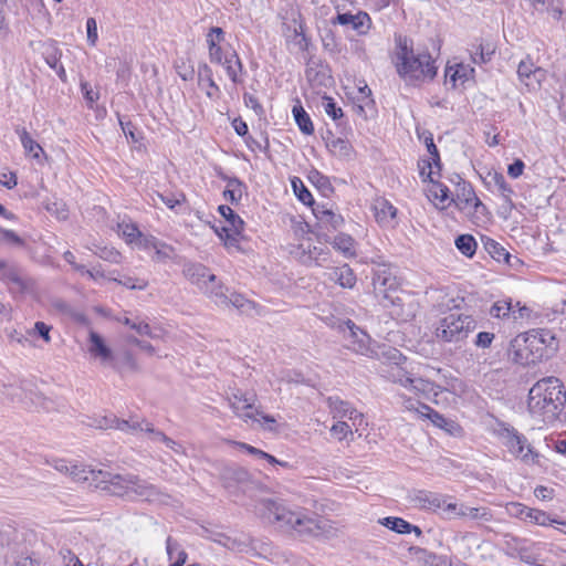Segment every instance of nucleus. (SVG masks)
<instances>
[{
	"mask_svg": "<svg viewBox=\"0 0 566 566\" xmlns=\"http://www.w3.org/2000/svg\"><path fill=\"white\" fill-rule=\"evenodd\" d=\"M258 512L268 523L304 536H318L328 527L327 520L300 507L293 509L283 500H262Z\"/></svg>",
	"mask_w": 566,
	"mask_h": 566,
	"instance_id": "nucleus-1",
	"label": "nucleus"
},
{
	"mask_svg": "<svg viewBox=\"0 0 566 566\" xmlns=\"http://www.w3.org/2000/svg\"><path fill=\"white\" fill-rule=\"evenodd\" d=\"M86 485L108 495L128 500H151L157 491L154 485L133 473H114L104 469L84 471Z\"/></svg>",
	"mask_w": 566,
	"mask_h": 566,
	"instance_id": "nucleus-2",
	"label": "nucleus"
},
{
	"mask_svg": "<svg viewBox=\"0 0 566 566\" xmlns=\"http://www.w3.org/2000/svg\"><path fill=\"white\" fill-rule=\"evenodd\" d=\"M566 402V391L556 377L539 379L530 389L527 408L530 413L543 422L554 421Z\"/></svg>",
	"mask_w": 566,
	"mask_h": 566,
	"instance_id": "nucleus-3",
	"label": "nucleus"
},
{
	"mask_svg": "<svg viewBox=\"0 0 566 566\" xmlns=\"http://www.w3.org/2000/svg\"><path fill=\"white\" fill-rule=\"evenodd\" d=\"M395 65L399 76L408 84L431 81L437 75L436 62L427 51L415 52L407 38L399 36L395 51Z\"/></svg>",
	"mask_w": 566,
	"mask_h": 566,
	"instance_id": "nucleus-4",
	"label": "nucleus"
},
{
	"mask_svg": "<svg viewBox=\"0 0 566 566\" xmlns=\"http://www.w3.org/2000/svg\"><path fill=\"white\" fill-rule=\"evenodd\" d=\"M400 283L391 266L381 264L373 272V287L376 297L385 308H392L391 315L400 316L402 300L397 295Z\"/></svg>",
	"mask_w": 566,
	"mask_h": 566,
	"instance_id": "nucleus-5",
	"label": "nucleus"
},
{
	"mask_svg": "<svg viewBox=\"0 0 566 566\" xmlns=\"http://www.w3.org/2000/svg\"><path fill=\"white\" fill-rule=\"evenodd\" d=\"M476 328L473 316L451 312L441 317L436 325L434 336L439 342L459 343Z\"/></svg>",
	"mask_w": 566,
	"mask_h": 566,
	"instance_id": "nucleus-6",
	"label": "nucleus"
},
{
	"mask_svg": "<svg viewBox=\"0 0 566 566\" xmlns=\"http://www.w3.org/2000/svg\"><path fill=\"white\" fill-rule=\"evenodd\" d=\"M514 360L521 365H531L546 359L543 347L534 331L517 335L511 342Z\"/></svg>",
	"mask_w": 566,
	"mask_h": 566,
	"instance_id": "nucleus-7",
	"label": "nucleus"
},
{
	"mask_svg": "<svg viewBox=\"0 0 566 566\" xmlns=\"http://www.w3.org/2000/svg\"><path fill=\"white\" fill-rule=\"evenodd\" d=\"M381 355L386 359V364L381 368V375L392 382L400 384L402 387L408 388L411 377L401 366V363L406 360V357L402 356L400 350L392 347L384 350Z\"/></svg>",
	"mask_w": 566,
	"mask_h": 566,
	"instance_id": "nucleus-8",
	"label": "nucleus"
},
{
	"mask_svg": "<svg viewBox=\"0 0 566 566\" xmlns=\"http://www.w3.org/2000/svg\"><path fill=\"white\" fill-rule=\"evenodd\" d=\"M504 444L510 452L520 458L525 463H535L538 454L534 452L525 436L521 434L516 429L505 427L501 431Z\"/></svg>",
	"mask_w": 566,
	"mask_h": 566,
	"instance_id": "nucleus-9",
	"label": "nucleus"
},
{
	"mask_svg": "<svg viewBox=\"0 0 566 566\" xmlns=\"http://www.w3.org/2000/svg\"><path fill=\"white\" fill-rule=\"evenodd\" d=\"M290 253L301 263L308 266H324L331 260V253L327 248L313 245L310 241L293 247Z\"/></svg>",
	"mask_w": 566,
	"mask_h": 566,
	"instance_id": "nucleus-10",
	"label": "nucleus"
},
{
	"mask_svg": "<svg viewBox=\"0 0 566 566\" xmlns=\"http://www.w3.org/2000/svg\"><path fill=\"white\" fill-rule=\"evenodd\" d=\"M228 402L234 415L243 421L248 422L250 419L255 418V412L259 409L255 405V394L235 389L228 396Z\"/></svg>",
	"mask_w": 566,
	"mask_h": 566,
	"instance_id": "nucleus-11",
	"label": "nucleus"
},
{
	"mask_svg": "<svg viewBox=\"0 0 566 566\" xmlns=\"http://www.w3.org/2000/svg\"><path fill=\"white\" fill-rule=\"evenodd\" d=\"M345 324L348 329L345 336L346 346L356 354L373 357L376 353L371 346L370 336L349 319Z\"/></svg>",
	"mask_w": 566,
	"mask_h": 566,
	"instance_id": "nucleus-12",
	"label": "nucleus"
},
{
	"mask_svg": "<svg viewBox=\"0 0 566 566\" xmlns=\"http://www.w3.org/2000/svg\"><path fill=\"white\" fill-rule=\"evenodd\" d=\"M517 75L521 83H523L530 91L538 90L542 83L546 80V71L536 66L528 56L518 63Z\"/></svg>",
	"mask_w": 566,
	"mask_h": 566,
	"instance_id": "nucleus-13",
	"label": "nucleus"
},
{
	"mask_svg": "<svg viewBox=\"0 0 566 566\" xmlns=\"http://www.w3.org/2000/svg\"><path fill=\"white\" fill-rule=\"evenodd\" d=\"M328 409L334 419L342 420L347 418L353 422V427L361 426L363 413L358 412L349 402L342 400L338 396H331L326 399Z\"/></svg>",
	"mask_w": 566,
	"mask_h": 566,
	"instance_id": "nucleus-14",
	"label": "nucleus"
},
{
	"mask_svg": "<svg viewBox=\"0 0 566 566\" xmlns=\"http://www.w3.org/2000/svg\"><path fill=\"white\" fill-rule=\"evenodd\" d=\"M444 516L447 518L462 517L473 521L492 520V513L486 507H471L465 504H458L457 502H449L444 507Z\"/></svg>",
	"mask_w": 566,
	"mask_h": 566,
	"instance_id": "nucleus-15",
	"label": "nucleus"
},
{
	"mask_svg": "<svg viewBox=\"0 0 566 566\" xmlns=\"http://www.w3.org/2000/svg\"><path fill=\"white\" fill-rule=\"evenodd\" d=\"M449 500L451 496L426 490L416 491L411 496V502L416 507L433 512L441 510L443 514Z\"/></svg>",
	"mask_w": 566,
	"mask_h": 566,
	"instance_id": "nucleus-16",
	"label": "nucleus"
},
{
	"mask_svg": "<svg viewBox=\"0 0 566 566\" xmlns=\"http://www.w3.org/2000/svg\"><path fill=\"white\" fill-rule=\"evenodd\" d=\"M483 182L485 185V187L491 191V192H496L499 193L504 203L510 208L512 209L514 207L513 205V200H512V197L514 195V190L512 189V187L506 182L503 174L499 172V171H489L485 177L483 178Z\"/></svg>",
	"mask_w": 566,
	"mask_h": 566,
	"instance_id": "nucleus-17",
	"label": "nucleus"
},
{
	"mask_svg": "<svg viewBox=\"0 0 566 566\" xmlns=\"http://www.w3.org/2000/svg\"><path fill=\"white\" fill-rule=\"evenodd\" d=\"M182 273L187 280L196 284L200 290L202 285L214 283L216 275L209 272V269L200 263H186Z\"/></svg>",
	"mask_w": 566,
	"mask_h": 566,
	"instance_id": "nucleus-18",
	"label": "nucleus"
},
{
	"mask_svg": "<svg viewBox=\"0 0 566 566\" xmlns=\"http://www.w3.org/2000/svg\"><path fill=\"white\" fill-rule=\"evenodd\" d=\"M408 388L434 403L440 402L439 396L442 394V385L440 384L418 377L411 378Z\"/></svg>",
	"mask_w": 566,
	"mask_h": 566,
	"instance_id": "nucleus-19",
	"label": "nucleus"
},
{
	"mask_svg": "<svg viewBox=\"0 0 566 566\" xmlns=\"http://www.w3.org/2000/svg\"><path fill=\"white\" fill-rule=\"evenodd\" d=\"M336 22L342 25H350V28L357 31L358 34H366L371 27V19L366 12L352 13H338Z\"/></svg>",
	"mask_w": 566,
	"mask_h": 566,
	"instance_id": "nucleus-20",
	"label": "nucleus"
},
{
	"mask_svg": "<svg viewBox=\"0 0 566 566\" xmlns=\"http://www.w3.org/2000/svg\"><path fill=\"white\" fill-rule=\"evenodd\" d=\"M312 211L319 224L323 227L337 230L344 224L343 216L335 212L326 205H315L312 208Z\"/></svg>",
	"mask_w": 566,
	"mask_h": 566,
	"instance_id": "nucleus-21",
	"label": "nucleus"
},
{
	"mask_svg": "<svg viewBox=\"0 0 566 566\" xmlns=\"http://www.w3.org/2000/svg\"><path fill=\"white\" fill-rule=\"evenodd\" d=\"M224 40V31L220 27H212L207 34L209 59L211 63H221L226 56L220 43Z\"/></svg>",
	"mask_w": 566,
	"mask_h": 566,
	"instance_id": "nucleus-22",
	"label": "nucleus"
},
{
	"mask_svg": "<svg viewBox=\"0 0 566 566\" xmlns=\"http://www.w3.org/2000/svg\"><path fill=\"white\" fill-rule=\"evenodd\" d=\"M54 469L70 475L73 481L84 484H86L84 478L87 475L84 471H92L91 467L73 463L63 459L54 461Z\"/></svg>",
	"mask_w": 566,
	"mask_h": 566,
	"instance_id": "nucleus-23",
	"label": "nucleus"
},
{
	"mask_svg": "<svg viewBox=\"0 0 566 566\" xmlns=\"http://www.w3.org/2000/svg\"><path fill=\"white\" fill-rule=\"evenodd\" d=\"M219 64L224 66L227 75L232 83L240 84L243 82L242 75L245 74V71L235 51H232L230 54H226L222 62Z\"/></svg>",
	"mask_w": 566,
	"mask_h": 566,
	"instance_id": "nucleus-24",
	"label": "nucleus"
},
{
	"mask_svg": "<svg viewBox=\"0 0 566 566\" xmlns=\"http://www.w3.org/2000/svg\"><path fill=\"white\" fill-rule=\"evenodd\" d=\"M375 218L380 226L392 227L396 223L397 208L386 199H378L374 205Z\"/></svg>",
	"mask_w": 566,
	"mask_h": 566,
	"instance_id": "nucleus-25",
	"label": "nucleus"
},
{
	"mask_svg": "<svg viewBox=\"0 0 566 566\" xmlns=\"http://www.w3.org/2000/svg\"><path fill=\"white\" fill-rule=\"evenodd\" d=\"M198 85L203 86L206 83L208 86V90L206 91V95L211 98H219L220 97V87L217 85V83L213 80V73L211 67L207 63H200L198 65Z\"/></svg>",
	"mask_w": 566,
	"mask_h": 566,
	"instance_id": "nucleus-26",
	"label": "nucleus"
},
{
	"mask_svg": "<svg viewBox=\"0 0 566 566\" xmlns=\"http://www.w3.org/2000/svg\"><path fill=\"white\" fill-rule=\"evenodd\" d=\"M219 177L227 182L223 197L231 203H238L245 190V185L237 177H230L226 174H219Z\"/></svg>",
	"mask_w": 566,
	"mask_h": 566,
	"instance_id": "nucleus-27",
	"label": "nucleus"
},
{
	"mask_svg": "<svg viewBox=\"0 0 566 566\" xmlns=\"http://www.w3.org/2000/svg\"><path fill=\"white\" fill-rule=\"evenodd\" d=\"M534 11L546 13L554 20H559L563 15L562 0H526Z\"/></svg>",
	"mask_w": 566,
	"mask_h": 566,
	"instance_id": "nucleus-28",
	"label": "nucleus"
},
{
	"mask_svg": "<svg viewBox=\"0 0 566 566\" xmlns=\"http://www.w3.org/2000/svg\"><path fill=\"white\" fill-rule=\"evenodd\" d=\"M44 60L46 64L56 72L57 76L65 82L66 73L65 69L61 64L62 52L55 46V44L51 43L45 46L43 52Z\"/></svg>",
	"mask_w": 566,
	"mask_h": 566,
	"instance_id": "nucleus-29",
	"label": "nucleus"
},
{
	"mask_svg": "<svg viewBox=\"0 0 566 566\" xmlns=\"http://www.w3.org/2000/svg\"><path fill=\"white\" fill-rule=\"evenodd\" d=\"M459 192L457 198L460 202L465 205H473L475 212H482L486 210L485 205L476 197L472 186L465 181L459 182Z\"/></svg>",
	"mask_w": 566,
	"mask_h": 566,
	"instance_id": "nucleus-30",
	"label": "nucleus"
},
{
	"mask_svg": "<svg viewBox=\"0 0 566 566\" xmlns=\"http://www.w3.org/2000/svg\"><path fill=\"white\" fill-rule=\"evenodd\" d=\"M533 331L537 335V339L543 347L546 359L551 358L558 349V340L555 334L551 329L546 328H538Z\"/></svg>",
	"mask_w": 566,
	"mask_h": 566,
	"instance_id": "nucleus-31",
	"label": "nucleus"
},
{
	"mask_svg": "<svg viewBox=\"0 0 566 566\" xmlns=\"http://www.w3.org/2000/svg\"><path fill=\"white\" fill-rule=\"evenodd\" d=\"M329 151L337 158L343 160H352L355 155V150L348 140L343 138H333L327 143Z\"/></svg>",
	"mask_w": 566,
	"mask_h": 566,
	"instance_id": "nucleus-32",
	"label": "nucleus"
},
{
	"mask_svg": "<svg viewBox=\"0 0 566 566\" xmlns=\"http://www.w3.org/2000/svg\"><path fill=\"white\" fill-rule=\"evenodd\" d=\"M0 277L9 283L14 284L20 291H23L27 287L23 279L20 275L19 269L4 260H0Z\"/></svg>",
	"mask_w": 566,
	"mask_h": 566,
	"instance_id": "nucleus-33",
	"label": "nucleus"
},
{
	"mask_svg": "<svg viewBox=\"0 0 566 566\" xmlns=\"http://www.w3.org/2000/svg\"><path fill=\"white\" fill-rule=\"evenodd\" d=\"M489 314L494 318L507 319L512 317L516 321V311L511 300H500L494 302L489 310Z\"/></svg>",
	"mask_w": 566,
	"mask_h": 566,
	"instance_id": "nucleus-34",
	"label": "nucleus"
},
{
	"mask_svg": "<svg viewBox=\"0 0 566 566\" xmlns=\"http://www.w3.org/2000/svg\"><path fill=\"white\" fill-rule=\"evenodd\" d=\"M201 291L218 306H223L228 302L227 295L229 293V289L221 283H218L217 280L214 283L202 285Z\"/></svg>",
	"mask_w": 566,
	"mask_h": 566,
	"instance_id": "nucleus-35",
	"label": "nucleus"
},
{
	"mask_svg": "<svg viewBox=\"0 0 566 566\" xmlns=\"http://www.w3.org/2000/svg\"><path fill=\"white\" fill-rule=\"evenodd\" d=\"M146 423L149 422L136 416H132L129 419L116 418L115 429L128 434H136L138 432L145 431Z\"/></svg>",
	"mask_w": 566,
	"mask_h": 566,
	"instance_id": "nucleus-36",
	"label": "nucleus"
},
{
	"mask_svg": "<svg viewBox=\"0 0 566 566\" xmlns=\"http://www.w3.org/2000/svg\"><path fill=\"white\" fill-rule=\"evenodd\" d=\"M292 114L300 130L305 135H312L314 133V125L310 115L303 108L300 102L292 108Z\"/></svg>",
	"mask_w": 566,
	"mask_h": 566,
	"instance_id": "nucleus-37",
	"label": "nucleus"
},
{
	"mask_svg": "<svg viewBox=\"0 0 566 566\" xmlns=\"http://www.w3.org/2000/svg\"><path fill=\"white\" fill-rule=\"evenodd\" d=\"M331 244L346 258H350L356 254L355 241L349 234L343 232L336 234L331 241Z\"/></svg>",
	"mask_w": 566,
	"mask_h": 566,
	"instance_id": "nucleus-38",
	"label": "nucleus"
},
{
	"mask_svg": "<svg viewBox=\"0 0 566 566\" xmlns=\"http://www.w3.org/2000/svg\"><path fill=\"white\" fill-rule=\"evenodd\" d=\"M333 279L342 287L346 289H352L356 284V275L347 264L334 269Z\"/></svg>",
	"mask_w": 566,
	"mask_h": 566,
	"instance_id": "nucleus-39",
	"label": "nucleus"
},
{
	"mask_svg": "<svg viewBox=\"0 0 566 566\" xmlns=\"http://www.w3.org/2000/svg\"><path fill=\"white\" fill-rule=\"evenodd\" d=\"M90 342L91 354L101 357L103 360H109L112 358V350L105 345L103 338L96 332H90Z\"/></svg>",
	"mask_w": 566,
	"mask_h": 566,
	"instance_id": "nucleus-40",
	"label": "nucleus"
},
{
	"mask_svg": "<svg viewBox=\"0 0 566 566\" xmlns=\"http://www.w3.org/2000/svg\"><path fill=\"white\" fill-rule=\"evenodd\" d=\"M227 301L228 302L223 305V307L233 306L241 313L247 314L254 310V303L252 301L235 292H229L227 295Z\"/></svg>",
	"mask_w": 566,
	"mask_h": 566,
	"instance_id": "nucleus-41",
	"label": "nucleus"
},
{
	"mask_svg": "<svg viewBox=\"0 0 566 566\" xmlns=\"http://www.w3.org/2000/svg\"><path fill=\"white\" fill-rule=\"evenodd\" d=\"M214 232L223 241L227 249H239V237L242 232H235L227 226L216 227Z\"/></svg>",
	"mask_w": 566,
	"mask_h": 566,
	"instance_id": "nucleus-42",
	"label": "nucleus"
},
{
	"mask_svg": "<svg viewBox=\"0 0 566 566\" xmlns=\"http://www.w3.org/2000/svg\"><path fill=\"white\" fill-rule=\"evenodd\" d=\"M145 432L149 434V438L154 442H163L165 446L175 452H179L181 446L175 440L167 437L163 431L156 430L151 423H146Z\"/></svg>",
	"mask_w": 566,
	"mask_h": 566,
	"instance_id": "nucleus-43",
	"label": "nucleus"
},
{
	"mask_svg": "<svg viewBox=\"0 0 566 566\" xmlns=\"http://www.w3.org/2000/svg\"><path fill=\"white\" fill-rule=\"evenodd\" d=\"M457 249L465 256L472 258L475 254L478 243L473 235L461 234L454 242Z\"/></svg>",
	"mask_w": 566,
	"mask_h": 566,
	"instance_id": "nucleus-44",
	"label": "nucleus"
},
{
	"mask_svg": "<svg viewBox=\"0 0 566 566\" xmlns=\"http://www.w3.org/2000/svg\"><path fill=\"white\" fill-rule=\"evenodd\" d=\"M220 214L229 223L228 227L232 228L235 232H242L244 229V221L238 216L229 206L221 205L218 208Z\"/></svg>",
	"mask_w": 566,
	"mask_h": 566,
	"instance_id": "nucleus-45",
	"label": "nucleus"
},
{
	"mask_svg": "<svg viewBox=\"0 0 566 566\" xmlns=\"http://www.w3.org/2000/svg\"><path fill=\"white\" fill-rule=\"evenodd\" d=\"M424 143H426L428 153L431 156V160L432 161H428L427 163L428 171L426 172V167H423L421 169V171H420V175L421 176H427L428 178L431 179V175L433 174V171H432V164H434L437 167H440V156H439L438 148L434 145L433 138H432L431 135L429 137H426Z\"/></svg>",
	"mask_w": 566,
	"mask_h": 566,
	"instance_id": "nucleus-46",
	"label": "nucleus"
},
{
	"mask_svg": "<svg viewBox=\"0 0 566 566\" xmlns=\"http://www.w3.org/2000/svg\"><path fill=\"white\" fill-rule=\"evenodd\" d=\"M381 525L398 533L409 534L411 533V524L401 517L388 516L379 521Z\"/></svg>",
	"mask_w": 566,
	"mask_h": 566,
	"instance_id": "nucleus-47",
	"label": "nucleus"
},
{
	"mask_svg": "<svg viewBox=\"0 0 566 566\" xmlns=\"http://www.w3.org/2000/svg\"><path fill=\"white\" fill-rule=\"evenodd\" d=\"M291 184H292L294 193L297 197V199L302 203L313 208L315 206L314 198H313L312 193L310 192V190L304 186L303 181L298 177H294L291 180Z\"/></svg>",
	"mask_w": 566,
	"mask_h": 566,
	"instance_id": "nucleus-48",
	"label": "nucleus"
},
{
	"mask_svg": "<svg viewBox=\"0 0 566 566\" xmlns=\"http://www.w3.org/2000/svg\"><path fill=\"white\" fill-rule=\"evenodd\" d=\"M17 132L25 153L31 155L33 158H39L40 153L43 151L42 147L30 136V134L24 128Z\"/></svg>",
	"mask_w": 566,
	"mask_h": 566,
	"instance_id": "nucleus-49",
	"label": "nucleus"
},
{
	"mask_svg": "<svg viewBox=\"0 0 566 566\" xmlns=\"http://www.w3.org/2000/svg\"><path fill=\"white\" fill-rule=\"evenodd\" d=\"M118 233L126 243L135 245L142 232L135 223L122 221L118 223Z\"/></svg>",
	"mask_w": 566,
	"mask_h": 566,
	"instance_id": "nucleus-50",
	"label": "nucleus"
},
{
	"mask_svg": "<svg viewBox=\"0 0 566 566\" xmlns=\"http://www.w3.org/2000/svg\"><path fill=\"white\" fill-rule=\"evenodd\" d=\"M494 53V50L486 46L481 42L478 45H473L471 50V60L474 64H483L491 60V55Z\"/></svg>",
	"mask_w": 566,
	"mask_h": 566,
	"instance_id": "nucleus-51",
	"label": "nucleus"
},
{
	"mask_svg": "<svg viewBox=\"0 0 566 566\" xmlns=\"http://www.w3.org/2000/svg\"><path fill=\"white\" fill-rule=\"evenodd\" d=\"M485 249L489 252V254L497 262L509 261V255H510L509 251L503 245H501L499 242H496L492 239H489L485 242Z\"/></svg>",
	"mask_w": 566,
	"mask_h": 566,
	"instance_id": "nucleus-52",
	"label": "nucleus"
},
{
	"mask_svg": "<svg viewBox=\"0 0 566 566\" xmlns=\"http://www.w3.org/2000/svg\"><path fill=\"white\" fill-rule=\"evenodd\" d=\"M253 422H256L260 424V427L270 432H276L277 431V421L273 416L265 415L260 408L255 412V418L250 419Z\"/></svg>",
	"mask_w": 566,
	"mask_h": 566,
	"instance_id": "nucleus-53",
	"label": "nucleus"
},
{
	"mask_svg": "<svg viewBox=\"0 0 566 566\" xmlns=\"http://www.w3.org/2000/svg\"><path fill=\"white\" fill-rule=\"evenodd\" d=\"M525 516H526V520H524L525 522H530V523L541 525V526H546V525H549L553 523H558L557 520L551 518V516L546 512L538 510V509H532L530 514H527Z\"/></svg>",
	"mask_w": 566,
	"mask_h": 566,
	"instance_id": "nucleus-54",
	"label": "nucleus"
},
{
	"mask_svg": "<svg viewBox=\"0 0 566 566\" xmlns=\"http://www.w3.org/2000/svg\"><path fill=\"white\" fill-rule=\"evenodd\" d=\"M310 182L322 191H331L332 185L329 179L319 172L317 169H312L307 176Z\"/></svg>",
	"mask_w": 566,
	"mask_h": 566,
	"instance_id": "nucleus-55",
	"label": "nucleus"
},
{
	"mask_svg": "<svg viewBox=\"0 0 566 566\" xmlns=\"http://www.w3.org/2000/svg\"><path fill=\"white\" fill-rule=\"evenodd\" d=\"M132 329L136 331V333L142 336H148L150 338H159L161 333V329L151 327L143 319H136L135 323L132 324Z\"/></svg>",
	"mask_w": 566,
	"mask_h": 566,
	"instance_id": "nucleus-56",
	"label": "nucleus"
},
{
	"mask_svg": "<svg viewBox=\"0 0 566 566\" xmlns=\"http://www.w3.org/2000/svg\"><path fill=\"white\" fill-rule=\"evenodd\" d=\"M154 253L153 260L157 262H166L167 260L172 259L175 250L171 245L159 240L154 249Z\"/></svg>",
	"mask_w": 566,
	"mask_h": 566,
	"instance_id": "nucleus-57",
	"label": "nucleus"
},
{
	"mask_svg": "<svg viewBox=\"0 0 566 566\" xmlns=\"http://www.w3.org/2000/svg\"><path fill=\"white\" fill-rule=\"evenodd\" d=\"M115 281L120 284V285H124L126 286L127 289H130V290H145L147 286H148V281L145 280V279H142V277H134V276H129V275H124L122 276V279H115Z\"/></svg>",
	"mask_w": 566,
	"mask_h": 566,
	"instance_id": "nucleus-58",
	"label": "nucleus"
},
{
	"mask_svg": "<svg viewBox=\"0 0 566 566\" xmlns=\"http://www.w3.org/2000/svg\"><path fill=\"white\" fill-rule=\"evenodd\" d=\"M423 566H451L447 557L438 556L427 551H421Z\"/></svg>",
	"mask_w": 566,
	"mask_h": 566,
	"instance_id": "nucleus-59",
	"label": "nucleus"
},
{
	"mask_svg": "<svg viewBox=\"0 0 566 566\" xmlns=\"http://www.w3.org/2000/svg\"><path fill=\"white\" fill-rule=\"evenodd\" d=\"M323 107L325 113L333 119L337 120L344 116L343 109L337 106L334 98L324 96L323 97Z\"/></svg>",
	"mask_w": 566,
	"mask_h": 566,
	"instance_id": "nucleus-60",
	"label": "nucleus"
},
{
	"mask_svg": "<svg viewBox=\"0 0 566 566\" xmlns=\"http://www.w3.org/2000/svg\"><path fill=\"white\" fill-rule=\"evenodd\" d=\"M158 198L165 203L169 209L174 210L177 206L181 205L186 197L184 193H174V192H165L158 193Z\"/></svg>",
	"mask_w": 566,
	"mask_h": 566,
	"instance_id": "nucleus-61",
	"label": "nucleus"
},
{
	"mask_svg": "<svg viewBox=\"0 0 566 566\" xmlns=\"http://www.w3.org/2000/svg\"><path fill=\"white\" fill-rule=\"evenodd\" d=\"M331 433L342 441L349 434L353 436V429L347 422L338 420L331 427Z\"/></svg>",
	"mask_w": 566,
	"mask_h": 566,
	"instance_id": "nucleus-62",
	"label": "nucleus"
},
{
	"mask_svg": "<svg viewBox=\"0 0 566 566\" xmlns=\"http://www.w3.org/2000/svg\"><path fill=\"white\" fill-rule=\"evenodd\" d=\"M429 192L431 197L439 200L441 203H444L450 199L449 188L440 182H432Z\"/></svg>",
	"mask_w": 566,
	"mask_h": 566,
	"instance_id": "nucleus-63",
	"label": "nucleus"
},
{
	"mask_svg": "<svg viewBox=\"0 0 566 566\" xmlns=\"http://www.w3.org/2000/svg\"><path fill=\"white\" fill-rule=\"evenodd\" d=\"M444 391L451 392L455 396H461L464 392V384L458 378L448 379L446 380V384L442 385V394Z\"/></svg>",
	"mask_w": 566,
	"mask_h": 566,
	"instance_id": "nucleus-64",
	"label": "nucleus"
}]
</instances>
